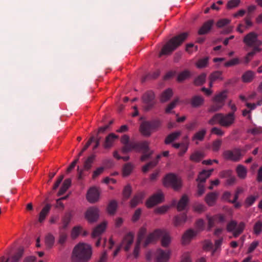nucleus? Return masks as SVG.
I'll return each mask as SVG.
<instances>
[{
    "label": "nucleus",
    "instance_id": "62",
    "mask_svg": "<svg viewBox=\"0 0 262 262\" xmlns=\"http://www.w3.org/2000/svg\"><path fill=\"white\" fill-rule=\"evenodd\" d=\"M243 191L244 190L242 188L238 187L235 191L233 200L232 201H229V202L231 203H235L238 199L239 194L242 193Z\"/></svg>",
    "mask_w": 262,
    "mask_h": 262
},
{
    "label": "nucleus",
    "instance_id": "57",
    "mask_svg": "<svg viewBox=\"0 0 262 262\" xmlns=\"http://www.w3.org/2000/svg\"><path fill=\"white\" fill-rule=\"evenodd\" d=\"M239 59L238 58H233L225 63L224 66L226 67H231L239 64Z\"/></svg>",
    "mask_w": 262,
    "mask_h": 262
},
{
    "label": "nucleus",
    "instance_id": "54",
    "mask_svg": "<svg viewBox=\"0 0 262 262\" xmlns=\"http://www.w3.org/2000/svg\"><path fill=\"white\" fill-rule=\"evenodd\" d=\"M237 227V223L235 221H230L227 225V230L228 232H234Z\"/></svg>",
    "mask_w": 262,
    "mask_h": 262
},
{
    "label": "nucleus",
    "instance_id": "16",
    "mask_svg": "<svg viewBox=\"0 0 262 262\" xmlns=\"http://www.w3.org/2000/svg\"><path fill=\"white\" fill-rule=\"evenodd\" d=\"M214 22L213 19H209L205 21L198 31L199 35H204L208 33L212 28Z\"/></svg>",
    "mask_w": 262,
    "mask_h": 262
},
{
    "label": "nucleus",
    "instance_id": "60",
    "mask_svg": "<svg viewBox=\"0 0 262 262\" xmlns=\"http://www.w3.org/2000/svg\"><path fill=\"white\" fill-rule=\"evenodd\" d=\"M222 141L220 139L214 141L212 143V149L213 151H217L221 146Z\"/></svg>",
    "mask_w": 262,
    "mask_h": 262
},
{
    "label": "nucleus",
    "instance_id": "51",
    "mask_svg": "<svg viewBox=\"0 0 262 262\" xmlns=\"http://www.w3.org/2000/svg\"><path fill=\"white\" fill-rule=\"evenodd\" d=\"M71 220V215L70 213H66L62 219V228L66 229L70 223Z\"/></svg>",
    "mask_w": 262,
    "mask_h": 262
},
{
    "label": "nucleus",
    "instance_id": "6",
    "mask_svg": "<svg viewBox=\"0 0 262 262\" xmlns=\"http://www.w3.org/2000/svg\"><path fill=\"white\" fill-rule=\"evenodd\" d=\"M161 123L159 119L144 121L140 125V130L143 135L149 137L152 132L157 130L161 127Z\"/></svg>",
    "mask_w": 262,
    "mask_h": 262
},
{
    "label": "nucleus",
    "instance_id": "11",
    "mask_svg": "<svg viewBox=\"0 0 262 262\" xmlns=\"http://www.w3.org/2000/svg\"><path fill=\"white\" fill-rule=\"evenodd\" d=\"M163 199V194L161 191H159L152 195L147 200L146 205L148 208H151L155 205L162 202Z\"/></svg>",
    "mask_w": 262,
    "mask_h": 262
},
{
    "label": "nucleus",
    "instance_id": "45",
    "mask_svg": "<svg viewBox=\"0 0 262 262\" xmlns=\"http://www.w3.org/2000/svg\"><path fill=\"white\" fill-rule=\"evenodd\" d=\"M208 57L199 59L196 63L197 68L201 69L206 67L208 63Z\"/></svg>",
    "mask_w": 262,
    "mask_h": 262
},
{
    "label": "nucleus",
    "instance_id": "52",
    "mask_svg": "<svg viewBox=\"0 0 262 262\" xmlns=\"http://www.w3.org/2000/svg\"><path fill=\"white\" fill-rule=\"evenodd\" d=\"M230 23V20L227 18H223L219 19L216 24V26L219 28H223L226 25H228Z\"/></svg>",
    "mask_w": 262,
    "mask_h": 262
},
{
    "label": "nucleus",
    "instance_id": "25",
    "mask_svg": "<svg viewBox=\"0 0 262 262\" xmlns=\"http://www.w3.org/2000/svg\"><path fill=\"white\" fill-rule=\"evenodd\" d=\"M161 157V155H157L156 159L149 162L146 164L144 165L142 167V171L144 173H146L149 170V169L152 168L154 167H155L157 165L159 162V160L160 159Z\"/></svg>",
    "mask_w": 262,
    "mask_h": 262
},
{
    "label": "nucleus",
    "instance_id": "5",
    "mask_svg": "<svg viewBox=\"0 0 262 262\" xmlns=\"http://www.w3.org/2000/svg\"><path fill=\"white\" fill-rule=\"evenodd\" d=\"M235 118L233 113H229L225 115L222 113H217L208 121V123L211 125L219 123L223 127H228L234 123Z\"/></svg>",
    "mask_w": 262,
    "mask_h": 262
},
{
    "label": "nucleus",
    "instance_id": "23",
    "mask_svg": "<svg viewBox=\"0 0 262 262\" xmlns=\"http://www.w3.org/2000/svg\"><path fill=\"white\" fill-rule=\"evenodd\" d=\"M213 171V169H209L208 170H202L201 172L199 173L198 178L196 179V181L200 183H204L206 181V179L211 176Z\"/></svg>",
    "mask_w": 262,
    "mask_h": 262
},
{
    "label": "nucleus",
    "instance_id": "12",
    "mask_svg": "<svg viewBox=\"0 0 262 262\" xmlns=\"http://www.w3.org/2000/svg\"><path fill=\"white\" fill-rule=\"evenodd\" d=\"M171 251L169 250L164 251L158 249L155 253L157 262H167L170 258Z\"/></svg>",
    "mask_w": 262,
    "mask_h": 262
},
{
    "label": "nucleus",
    "instance_id": "24",
    "mask_svg": "<svg viewBox=\"0 0 262 262\" xmlns=\"http://www.w3.org/2000/svg\"><path fill=\"white\" fill-rule=\"evenodd\" d=\"M106 228V223L103 222L95 228L92 233V236L93 238L99 237L105 230Z\"/></svg>",
    "mask_w": 262,
    "mask_h": 262
},
{
    "label": "nucleus",
    "instance_id": "38",
    "mask_svg": "<svg viewBox=\"0 0 262 262\" xmlns=\"http://www.w3.org/2000/svg\"><path fill=\"white\" fill-rule=\"evenodd\" d=\"M204 157V155L202 152L200 151H196L193 153L190 157V160L199 162Z\"/></svg>",
    "mask_w": 262,
    "mask_h": 262
},
{
    "label": "nucleus",
    "instance_id": "44",
    "mask_svg": "<svg viewBox=\"0 0 262 262\" xmlns=\"http://www.w3.org/2000/svg\"><path fill=\"white\" fill-rule=\"evenodd\" d=\"M258 198V196L250 195L248 196L245 201V205L246 208L252 206Z\"/></svg>",
    "mask_w": 262,
    "mask_h": 262
},
{
    "label": "nucleus",
    "instance_id": "36",
    "mask_svg": "<svg viewBox=\"0 0 262 262\" xmlns=\"http://www.w3.org/2000/svg\"><path fill=\"white\" fill-rule=\"evenodd\" d=\"M147 233L146 229L144 227H142L140 229L139 231L138 232V239L137 242L139 243H141L143 242V244L145 242L146 237H145V235Z\"/></svg>",
    "mask_w": 262,
    "mask_h": 262
},
{
    "label": "nucleus",
    "instance_id": "34",
    "mask_svg": "<svg viewBox=\"0 0 262 262\" xmlns=\"http://www.w3.org/2000/svg\"><path fill=\"white\" fill-rule=\"evenodd\" d=\"M236 171L239 178L243 179L246 177L247 170L244 166L238 165L236 167Z\"/></svg>",
    "mask_w": 262,
    "mask_h": 262
},
{
    "label": "nucleus",
    "instance_id": "37",
    "mask_svg": "<svg viewBox=\"0 0 262 262\" xmlns=\"http://www.w3.org/2000/svg\"><path fill=\"white\" fill-rule=\"evenodd\" d=\"M206 74L203 73L198 76L194 81V84L196 85H201L206 81Z\"/></svg>",
    "mask_w": 262,
    "mask_h": 262
},
{
    "label": "nucleus",
    "instance_id": "32",
    "mask_svg": "<svg viewBox=\"0 0 262 262\" xmlns=\"http://www.w3.org/2000/svg\"><path fill=\"white\" fill-rule=\"evenodd\" d=\"M51 209V205L49 204H47L41 210L39 215L38 221L39 222H42L45 219H46V216L48 214Z\"/></svg>",
    "mask_w": 262,
    "mask_h": 262
},
{
    "label": "nucleus",
    "instance_id": "50",
    "mask_svg": "<svg viewBox=\"0 0 262 262\" xmlns=\"http://www.w3.org/2000/svg\"><path fill=\"white\" fill-rule=\"evenodd\" d=\"M253 231L256 235H259L261 233L262 231V221H258L255 224Z\"/></svg>",
    "mask_w": 262,
    "mask_h": 262
},
{
    "label": "nucleus",
    "instance_id": "13",
    "mask_svg": "<svg viewBox=\"0 0 262 262\" xmlns=\"http://www.w3.org/2000/svg\"><path fill=\"white\" fill-rule=\"evenodd\" d=\"M99 195L100 192L98 189L96 187H92L87 192L86 199L89 202L94 203L98 201Z\"/></svg>",
    "mask_w": 262,
    "mask_h": 262
},
{
    "label": "nucleus",
    "instance_id": "59",
    "mask_svg": "<svg viewBox=\"0 0 262 262\" xmlns=\"http://www.w3.org/2000/svg\"><path fill=\"white\" fill-rule=\"evenodd\" d=\"M248 133H250L253 135H257L262 133V127H255L253 128L249 129L248 130Z\"/></svg>",
    "mask_w": 262,
    "mask_h": 262
},
{
    "label": "nucleus",
    "instance_id": "22",
    "mask_svg": "<svg viewBox=\"0 0 262 262\" xmlns=\"http://www.w3.org/2000/svg\"><path fill=\"white\" fill-rule=\"evenodd\" d=\"M218 195L219 193L216 192H209L206 195L205 201L208 206H212L215 204Z\"/></svg>",
    "mask_w": 262,
    "mask_h": 262
},
{
    "label": "nucleus",
    "instance_id": "21",
    "mask_svg": "<svg viewBox=\"0 0 262 262\" xmlns=\"http://www.w3.org/2000/svg\"><path fill=\"white\" fill-rule=\"evenodd\" d=\"M118 137V136L116 135L114 133L110 134L105 138V140L103 144L104 147L105 148H111L113 146L115 140L117 139Z\"/></svg>",
    "mask_w": 262,
    "mask_h": 262
},
{
    "label": "nucleus",
    "instance_id": "2",
    "mask_svg": "<svg viewBox=\"0 0 262 262\" xmlns=\"http://www.w3.org/2000/svg\"><path fill=\"white\" fill-rule=\"evenodd\" d=\"M91 247L89 245L79 243L73 250L72 262H88L91 258Z\"/></svg>",
    "mask_w": 262,
    "mask_h": 262
},
{
    "label": "nucleus",
    "instance_id": "40",
    "mask_svg": "<svg viewBox=\"0 0 262 262\" xmlns=\"http://www.w3.org/2000/svg\"><path fill=\"white\" fill-rule=\"evenodd\" d=\"M209 80H211L212 81H214L217 80H223V78L222 77V72L216 71L213 72L209 76Z\"/></svg>",
    "mask_w": 262,
    "mask_h": 262
},
{
    "label": "nucleus",
    "instance_id": "8",
    "mask_svg": "<svg viewBox=\"0 0 262 262\" xmlns=\"http://www.w3.org/2000/svg\"><path fill=\"white\" fill-rule=\"evenodd\" d=\"M244 43L249 47H252L253 49L255 48L259 50L261 52V49L259 47L262 45V41L258 38V35L254 32H251L247 34L243 38Z\"/></svg>",
    "mask_w": 262,
    "mask_h": 262
},
{
    "label": "nucleus",
    "instance_id": "19",
    "mask_svg": "<svg viewBox=\"0 0 262 262\" xmlns=\"http://www.w3.org/2000/svg\"><path fill=\"white\" fill-rule=\"evenodd\" d=\"M144 196L145 193L143 192H140L137 193L130 201V205L131 207L134 208L139 204L141 203Z\"/></svg>",
    "mask_w": 262,
    "mask_h": 262
},
{
    "label": "nucleus",
    "instance_id": "63",
    "mask_svg": "<svg viewBox=\"0 0 262 262\" xmlns=\"http://www.w3.org/2000/svg\"><path fill=\"white\" fill-rule=\"evenodd\" d=\"M193 208L195 211L199 213L204 212L206 210V207L202 204H196L194 205Z\"/></svg>",
    "mask_w": 262,
    "mask_h": 262
},
{
    "label": "nucleus",
    "instance_id": "47",
    "mask_svg": "<svg viewBox=\"0 0 262 262\" xmlns=\"http://www.w3.org/2000/svg\"><path fill=\"white\" fill-rule=\"evenodd\" d=\"M133 166L130 163L126 164L123 169V174L124 176H128L132 172Z\"/></svg>",
    "mask_w": 262,
    "mask_h": 262
},
{
    "label": "nucleus",
    "instance_id": "14",
    "mask_svg": "<svg viewBox=\"0 0 262 262\" xmlns=\"http://www.w3.org/2000/svg\"><path fill=\"white\" fill-rule=\"evenodd\" d=\"M85 216L89 222H96L99 216V210L96 207H90L87 210Z\"/></svg>",
    "mask_w": 262,
    "mask_h": 262
},
{
    "label": "nucleus",
    "instance_id": "29",
    "mask_svg": "<svg viewBox=\"0 0 262 262\" xmlns=\"http://www.w3.org/2000/svg\"><path fill=\"white\" fill-rule=\"evenodd\" d=\"M206 134V129L205 128L201 129L196 132L192 137V140L195 141L196 144H198L197 141H202L204 140Z\"/></svg>",
    "mask_w": 262,
    "mask_h": 262
},
{
    "label": "nucleus",
    "instance_id": "18",
    "mask_svg": "<svg viewBox=\"0 0 262 262\" xmlns=\"http://www.w3.org/2000/svg\"><path fill=\"white\" fill-rule=\"evenodd\" d=\"M188 202V198L186 195H183L177 203L176 201H173L172 205L177 204V208L178 211H180L185 209Z\"/></svg>",
    "mask_w": 262,
    "mask_h": 262
},
{
    "label": "nucleus",
    "instance_id": "56",
    "mask_svg": "<svg viewBox=\"0 0 262 262\" xmlns=\"http://www.w3.org/2000/svg\"><path fill=\"white\" fill-rule=\"evenodd\" d=\"M195 227L196 230H195L197 232V233L204 229V222L202 219L198 220L195 223Z\"/></svg>",
    "mask_w": 262,
    "mask_h": 262
},
{
    "label": "nucleus",
    "instance_id": "17",
    "mask_svg": "<svg viewBox=\"0 0 262 262\" xmlns=\"http://www.w3.org/2000/svg\"><path fill=\"white\" fill-rule=\"evenodd\" d=\"M197 234L195 230L189 229L187 230L182 236V242L183 244H187Z\"/></svg>",
    "mask_w": 262,
    "mask_h": 262
},
{
    "label": "nucleus",
    "instance_id": "26",
    "mask_svg": "<svg viewBox=\"0 0 262 262\" xmlns=\"http://www.w3.org/2000/svg\"><path fill=\"white\" fill-rule=\"evenodd\" d=\"M204 102V98L199 95L193 96L190 101V104L193 107H198L203 105Z\"/></svg>",
    "mask_w": 262,
    "mask_h": 262
},
{
    "label": "nucleus",
    "instance_id": "41",
    "mask_svg": "<svg viewBox=\"0 0 262 262\" xmlns=\"http://www.w3.org/2000/svg\"><path fill=\"white\" fill-rule=\"evenodd\" d=\"M259 52V50L255 48L249 52L244 58V63L248 64L251 60L252 58L256 54V53Z\"/></svg>",
    "mask_w": 262,
    "mask_h": 262
},
{
    "label": "nucleus",
    "instance_id": "48",
    "mask_svg": "<svg viewBox=\"0 0 262 262\" xmlns=\"http://www.w3.org/2000/svg\"><path fill=\"white\" fill-rule=\"evenodd\" d=\"M190 76V73L188 71L185 70L181 72L178 76V81L179 82L183 81Z\"/></svg>",
    "mask_w": 262,
    "mask_h": 262
},
{
    "label": "nucleus",
    "instance_id": "64",
    "mask_svg": "<svg viewBox=\"0 0 262 262\" xmlns=\"http://www.w3.org/2000/svg\"><path fill=\"white\" fill-rule=\"evenodd\" d=\"M104 171V167H100L97 168L95 171H94L92 178L93 179H96L97 177H98L100 174L102 173Z\"/></svg>",
    "mask_w": 262,
    "mask_h": 262
},
{
    "label": "nucleus",
    "instance_id": "9",
    "mask_svg": "<svg viewBox=\"0 0 262 262\" xmlns=\"http://www.w3.org/2000/svg\"><path fill=\"white\" fill-rule=\"evenodd\" d=\"M243 156L242 150L239 148H234L232 150H227L223 152V157L226 160L233 162H238Z\"/></svg>",
    "mask_w": 262,
    "mask_h": 262
},
{
    "label": "nucleus",
    "instance_id": "4",
    "mask_svg": "<svg viewBox=\"0 0 262 262\" xmlns=\"http://www.w3.org/2000/svg\"><path fill=\"white\" fill-rule=\"evenodd\" d=\"M160 237H162V246L164 247H167L170 243V237L164 231L160 229H156L154 232L149 233L144 242L143 246L146 247L149 244L155 243Z\"/></svg>",
    "mask_w": 262,
    "mask_h": 262
},
{
    "label": "nucleus",
    "instance_id": "33",
    "mask_svg": "<svg viewBox=\"0 0 262 262\" xmlns=\"http://www.w3.org/2000/svg\"><path fill=\"white\" fill-rule=\"evenodd\" d=\"M24 253V249L19 248L17 252L11 258H8L6 262H18L23 256Z\"/></svg>",
    "mask_w": 262,
    "mask_h": 262
},
{
    "label": "nucleus",
    "instance_id": "10",
    "mask_svg": "<svg viewBox=\"0 0 262 262\" xmlns=\"http://www.w3.org/2000/svg\"><path fill=\"white\" fill-rule=\"evenodd\" d=\"M163 184L165 186H171L174 190H178L181 187L180 179L173 173H169L165 176Z\"/></svg>",
    "mask_w": 262,
    "mask_h": 262
},
{
    "label": "nucleus",
    "instance_id": "43",
    "mask_svg": "<svg viewBox=\"0 0 262 262\" xmlns=\"http://www.w3.org/2000/svg\"><path fill=\"white\" fill-rule=\"evenodd\" d=\"M245 227V224L244 222H241L237 225L235 229V230L233 232V235L235 237H237L240 234H241Z\"/></svg>",
    "mask_w": 262,
    "mask_h": 262
},
{
    "label": "nucleus",
    "instance_id": "46",
    "mask_svg": "<svg viewBox=\"0 0 262 262\" xmlns=\"http://www.w3.org/2000/svg\"><path fill=\"white\" fill-rule=\"evenodd\" d=\"M179 101V99L177 98L170 102L165 108V113L167 114L171 113V110L176 107Z\"/></svg>",
    "mask_w": 262,
    "mask_h": 262
},
{
    "label": "nucleus",
    "instance_id": "1",
    "mask_svg": "<svg viewBox=\"0 0 262 262\" xmlns=\"http://www.w3.org/2000/svg\"><path fill=\"white\" fill-rule=\"evenodd\" d=\"M121 142L123 144L121 148L123 154H126L133 150L137 151H142L143 155L140 158L142 162H144L150 159L153 154V151L149 148L148 143L147 141L137 142L135 140H130L129 137L127 135H124L121 138Z\"/></svg>",
    "mask_w": 262,
    "mask_h": 262
},
{
    "label": "nucleus",
    "instance_id": "55",
    "mask_svg": "<svg viewBox=\"0 0 262 262\" xmlns=\"http://www.w3.org/2000/svg\"><path fill=\"white\" fill-rule=\"evenodd\" d=\"M82 228L79 226L74 227L71 232V237L76 238L81 231Z\"/></svg>",
    "mask_w": 262,
    "mask_h": 262
},
{
    "label": "nucleus",
    "instance_id": "3",
    "mask_svg": "<svg viewBox=\"0 0 262 262\" xmlns=\"http://www.w3.org/2000/svg\"><path fill=\"white\" fill-rule=\"evenodd\" d=\"M188 34L183 32L171 38L162 48L159 57L170 54L187 38Z\"/></svg>",
    "mask_w": 262,
    "mask_h": 262
},
{
    "label": "nucleus",
    "instance_id": "30",
    "mask_svg": "<svg viewBox=\"0 0 262 262\" xmlns=\"http://www.w3.org/2000/svg\"><path fill=\"white\" fill-rule=\"evenodd\" d=\"M254 76V72L251 70H248L243 74L242 76V79L244 82L249 83L252 81Z\"/></svg>",
    "mask_w": 262,
    "mask_h": 262
},
{
    "label": "nucleus",
    "instance_id": "15",
    "mask_svg": "<svg viewBox=\"0 0 262 262\" xmlns=\"http://www.w3.org/2000/svg\"><path fill=\"white\" fill-rule=\"evenodd\" d=\"M134 234L131 232L128 233L124 237L121 246L124 247L125 251H128L130 249L134 241Z\"/></svg>",
    "mask_w": 262,
    "mask_h": 262
},
{
    "label": "nucleus",
    "instance_id": "35",
    "mask_svg": "<svg viewBox=\"0 0 262 262\" xmlns=\"http://www.w3.org/2000/svg\"><path fill=\"white\" fill-rule=\"evenodd\" d=\"M95 158V155H92L87 158V159L84 162L83 169L84 170L88 171L91 168L92 165L94 162Z\"/></svg>",
    "mask_w": 262,
    "mask_h": 262
},
{
    "label": "nucleus",
    "instance_id": "27",
    "mask_svg": "<svg viewBox=\"0 0 262 262\" xmlns=\"http://www.w3.org/2000/svg\"><path fill=\"white\" fill-rule=\"evenodd\" d=\"M173 95L172 89L168 88L164 91L160 96V101L162 103H164L168 101Z\"/></svg>",
    "mask_w": 262,
    "mask_h": 262
},
{
    "label": "nucleus",
    "instance_id": "49",
    "mask_svg": "<svg viewBox=\"0 0 262 262\" xmlns=\"http://www.w3.org/2000/svg\"><path fill=\"white\" fill-rule=\"evenodd\" d=\"M223 106L216 102H213V103L210 106L208 110V112L209 113H214L220 110L222 108Z\"/></svg>",
    "mask_w": 262,
    "mask_h": 262
},
{
    "label": "nucleus",
    "instance_id": "31",
    "mask_svg": "<svg viewBox=\"0 0 262 262\" xmlns=\"http://www.w3.org/2000/svg\"><path fill=\"white\" fill-rule=\"evenodd\" d=\"M181 134V132L177 131L173 132L168 135L165 139V143L169 144L176 140Z\"/></svg>",
    "mask_w": 262,
    "mask_h": 262
},
{
    "label": "nucleus",
    "instance_id": "42",
    "mask_svg": "<svg viewBox=\"0 0 262 262\" xmlns=\"http://www.w3.org/2000/svg\"><path fill=\"white\" fill-rule=\"evenodd\" d=\"M55 238L54 236L51 234H48L45 237V243L46 246L49 248H51L54 244Z\"/></svg>",
    "mask_w": 262,
    "mask_h": 262
},
{
    "label": "nucleus",
    "instance_id": "58",
    "mask_svg": "<svg viewBox=\"0 0 262 262\" xmlns=\"http://www.w3.org/2000/svg\"><path fill=\"white\" fill-rule=\"evenodd\" d=\"M132 193V187L129 185H126L123 190V194L124 197L127 199L129 198Z\"/></svg>",
    "mask_w": 262,
    "mask_h": 262
},
{
    "label": "nucleus",
    "instance_id": "53",
    "mask_svg": "<svg viewBox=\"0 0 262 262\" xmlns=\"http://www.w3.org/2000/svg\"><path fill=\"white\" fill-rule=\"evenodd\" d=\"M241 2L240 0H230L227 4V8L228 9L237 7Z\"/></svg>",
    "mask_w": 262,
    "mask_h": 262
},
{
    "label": "nucleus",
    "instance_id": "39",
    "mask_svg": "<svg viewBox=\"0 0 262 262\" xmlns=\"http://www.w3.org/2000/svg\"><path fill=\"white\" fill-rule=\"evenodd\" d=\"M117 207V203L115 200L111 201L108 205L107 209L108 212L111 214H114L116 212Z\"/></svg>",
    "mask_w": 262,
    "mask_h": 262
},
{
    "label": "nucleus",
    "instance_id": "61",
    "mask_svg": "<svg viewBox=\"0 0 262 262\" xmlns=\"http://www.w3.org/2000/svg\"><path fill=\"white\" fill-rule=\"evenodd\" d=\"M198 122L196 120H193L187 124L186 127L189 130H193L198 127Z\"/></svg>",
    "mask_w": 262,
    "mask_h": 262
},
{
    "label": "nucleus",
    "instance_id": "20",
    "mask_svg": "<svg viewBox=\"0 0 262 262\" xmlns=\"http://www.w3.org/2000/svg\"><path fill=\"white\" fill-rule=\"evenodd\" d=\"M227 97V91H223L214 96L213 98V102H216L221 104V105L223 106L225 104V101Z\"/></svg>",
    "mask_w": 262,
    "mask_h": 262
},
{
    "label": "nucleus",
    "instance_id": "28",
    "mask_svg": "<svg viewBox=\"0 0 262 262\" xmlns=\"http://www.w3.org/2000/svg\"><path fill=\"white\" fill-rule=\"evenodd\" d=\"M187 219V216L185 213H182L174 216L173 219V224L176 227L180 226L184 224Z\"/></svg>",
    "mask_w": 262,
    "mask_h": 262
},
{
    "label": "nucleus",
    "instance_id": "7",
    "mask_svg": "<svg viewBox=\"0 0 262 262\" xmlns=\"http://www.w3.org/2000/svg\"><path fill=\"white\" fill-rule=\"evenodd\" d=\"M143 104V108L144 111L148 112L152 110L156 105V96L152 91H147L143 94L142 97Z\"/></svg>",
    "mask_w": 262,
    "mask_h": 262
}]
</instances>
